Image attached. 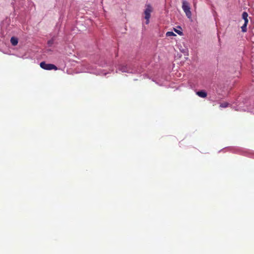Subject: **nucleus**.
<instances>
[{
	"label": "nucleus",
	"instance_id": "1",
	"mask_svg": "<svg viewBox=\"0 0 254 254\" xmlns=\"http://www.w3.org/2000/svg\"><path fill=\"white\" fill-rule=\"evenodd\" d=\"M182 3V8L183 10L185 12L187 16L189 18H190L191 16V12L190 10V8L189 3L184 0H183Z\"/></svg>",
	"mask_w": 254,
	"mask_h": 254
},
{
	"label": "nucleus",
	"instance_id": "2",
	"mask_svg": "<svg viewBox=\"0 0 254 254\" xmlns=\"http://www.w3.org/2000/svg\"><path fill=\"white\" fill-rule=\"evenodd\" d=\"M153 11V8L150 4L146 5L145 9L144 11L145 14L144 18L146 20L145 23L148 24L149 22V19L150 18V14Z\"/></svg>",
	"mask_w": 254,
	"mask_h": 254
},
{
	"label": "nucleus",
	"instance_id": "3",
	"mask_svg": "<svg viewBox=\"0 0 254 254\" xmlns=\"http://www.w3.org/2000/svg\"><path fill=\"white\" fill-rule=\"evenodd\" d=\"M40 67L46 70H57V67L53 64H46L45 62H41L40 64Z\"/></svg>",
	"mask_w": 254,
	"mask_h": 254
},
{
	"label": "nucleus",
	"instance_id": "4",
	"mask_svg": "<svg viewBox=\"0 0 254 254\" xmlns=\"http://www.w3.org/2000/svg\"><path fill=\"white\" fill-rule=\"evenodd\" d=\"M196 94L201 98H205L207 96V93L203 90L197 91Z\"/></svg>",
	"mask_w": 254,
	"mask_h": 254
},
{
	"label": "nucleus",
	"instance_id": "5",
	"mask_svg": "<svg viewBox=\"0 0 254 254\" xmlns=\"http://www.w3.org/2000/svg\"><path fill=\"white\" fill-rule=\"evenodd\" d=\"M10 42L13 46H16L18 43V39L17 38L12 37L10 39Z\"/></svg>",
	"mask_w": 254,
	"mask_h": 254
},
{
	"label": "nucleus",
	"instance_id": "6",
	"mask_svg": "<svg viewBox=\"0 0 254 254\" xmlns=\"http://www.w3.org/2000/svg\"><path fill=\"white\" fill-rule=\"evenodd\" d=\"M248 14L246 12H244L242 14V17L245 20V22L248 23Z\"/></svg>",
	"mask_w": 254,
	"mask_h": 254
},
{
	"label": "nucleus",
	"instance_id": "7",
	"mask_svg": "<svg viewBox=\"0 0 254 254\" xmlns=\"http://www.w3.org/2000/svg\"><path fill=\"white\" fill-rule=\"evenodd\" d=\"M248 23L245 22L244 25L241 27L242 31L243 32H246L247 31V26Z\"/></svg>",
	"mask_w": 254,
	"mask_h": 254
},
{
	"label": "nucleus",
	"instance_id": "8",
	"mask_svg": "<svg viewBox=\"0 0 254 254\" xmlns=\"http://www.w3.org/2000/svg\"><path fill=\"white\" fill-rule=\"evenodd\" d=\"M166 35L167 37L176 36V34L174 33L171 31L167 32Z\"/></svg>",
	"mask_w": 254,
	"mask_h": 254
},
{
	"label": "nucleus",
	"instance_id": "9",
	"mask_svg": "<svg viewBox=\"0 0 254 254\" xmlns=\"http://www.w3.org/2000/svg\"><path fill=\"white\" fill-rule=\"evenodd\" d=\"M229 104L227 102L222 103L220 104V107L222 108H226L228 107Z\"/></svg>",
	"mask_w": 254,
	"mask_h": 254
},
{
	"label": "nucleus",
	"instance_id": "10",
	"mask_svg": "<svg viewBox=\"0 0 254 254\" xmlns=\"http://www.w3.org/2000/svg\"><path fill=\"white\" fill-rule=\"evenodd\" d=\"M120 70L123 72H127V69L126 66L122 67V68L120 69Z\"/></svg>",
	"mask_w": 254,
	"mask_h": 254
},
{
	"label": "nucleus",
	"instance_id": "11",
	"mask_svg": "<svg viewBox=\"0 0 254 254\" xmlns=\"http://www.w3.org/2000/svg\"><path fill=\"white\" fill-rule=\"evenodd\" d=\"M54 43V40L53 39H52V40H50L49 41H48V44L49 45V46H51Z\"/></svg>",
	"mask_w": 254,
	"mask_h": 254
},
{
	"label": "nucleus",
	"instance_id": "12",
	"mask_svg": "<svg viewBox=\"0 0 254 254\" xmlns=\"http://www.w3.org/2000/svg\"><path fill=\"white\" fill-rule=\"evenodd\" d=\"M174 30L179 35H183V32L182 31H181L180 30H177L176 29H174Z\"/></svg>",
	"mask_w": 254,
	"mask_h": 254
}]
</instances>
